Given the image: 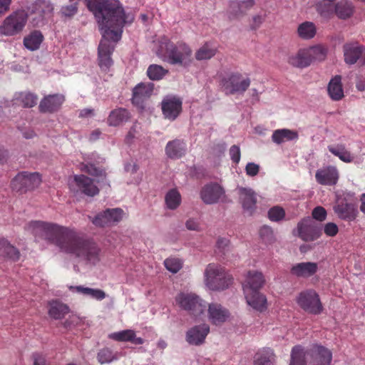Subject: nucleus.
Masks as SVG:
<instances>
[{"mask_svg":"<svg viewBox=\"0 0 365 365\" xmlns=\"http://www.w3.org/2000/svg\"><path fill=\"white\" fill-rule=\"evenodd\" d=\"M41 182L38 173L21 172L11 181L12 189L16 192H26L37 187Z\"/></svg>","mask_w":365,"mask_h":365,"instance_id":"9","label":"nucleus"},{"mask_svg":"<svg viewBox=\"0 0 365 365\" xmlns=\"http://www.w3.org/2000/svg\"><path fill=\"white\" fill-rule=\"evenodd\" d=\"M289 365H306L305 352L300 346L292 348Z\"/></svg>","mask_w":365,"mask_h":365,"instance_id":"44","label":"nucleus"},{"mask_svg":"<svg viewBox=\"0 0 365 365\" xmlns=\"http://www.w3.org/2000/svg\"><path fill=\"white\" fill-rule=\"evenodd\" d=\"M238 194L243 209L252 214L256 207L257 203L255 192L250 188L240 187Z\"/></svg>","mask_w":365,"mask_h":365,"instance_id":"23","label":"nucleus"},{"mask_svg":"<svg viewBox=\"0 0 365 365\" xmlns=\"http://www.w3.org/2000/svg\"><path fill=\"white\" fill-rule=\"evenodd\" d=\"M316 34V25L312 21H304L298 26L297 34L302 39H312L315 36Z\"/></svg>","mask_w":365,"mask_h":365,"instance_id":"37","label":"nucleus"},{"mask_svg":"<svg viewBox=\"0 0 365 365\" xmlns=\"http://www.w3.org/2000/svg\"><path fill=\"white\" fill-rule=\"evenodd\" d=\"M200 195L202 202L207 205L227 202L225 189L217 182H210L204 185Z\"/></svg>","mask_w":365,"mask_h":365,"instance_id":"10","label":"nucleus"},{"mask_svg":"<svg viewBox=\"0 0 365 365\" xmlns=\"http://www.w3.org/2000/svg\"><path fill=\"white\" fill-rule=\"evenodd\" d=\"M318 264L316 262H300L294 265L290 270L292 275L297 277H309L317 273Z\"/></svg>","mask_w":365,"mask_h":365,"instance_id":"25","label":"nucleus"},{"mask_svg":"<svg viewBox=\"0 0 365 365\" xmlns=\"http://www.w3.org/2000/svg\"><path fill=\"white\" fill-rule=\"evenodd\" d=\"M297 302L304 312L309 314H319L323 309L319 297L313 289L300 292L297 298Z\"/></svg>","mask_w":365,"mask_h":365,"instance_id":"8","label":"nucleus"},{"mask_svg":"<svg viewBox=\"0 0 365 365\" xmlns=\"http://www.w3.org/2000/svg\"><path fill=\"white\" fill-rule=\"evenodd\" d=\"M43 40V36L41 32L35 30L24 37V45L30 51H36L39 48Z\"/></svg>","mask_w":365,"mask_h":365,"instance_id":"34","label":"nucleus"},{"mask_svg":"<svg viewBox=\"0 0 365 365\" xmlns=\"http://www.w3.org/2000/svg\"><path fill=\"white\" fill-rule=\"evenodd\" d=\"M186 227L190 230H198L199 223L193 219H189L185 223Z\"/></svg>","mask_w":365,"mask_h":365,"instance_id":"63","label":"nucleus"},{"mask_svg":"<svg viewBox=\"0 0 365 365\" xmlns=\"http://www.w3.org/2000/svg\"><path fill=\"white\" fill-rule=\"evenodd\" d=\"M167 207L170 210H175L181 202V195L177 189L170 190L165 197Z\"/></svg>","mask_w":365,"mask_h":365,"instance_id":"41","label":"nucleus"},{"mask_svg":"<svg viewBox=\"0 0 365 365\" xmlns=\"http://www.w3.org/2000/svg\"><path fill=\"white\" fill-rule=\"evenodd\" d=\"M274 354L271 349H263L255 356L254 365H274Z\"/></svg>","mask_w":365,"mask_h":365,"instance_id":"39","label":"nucleus"},{"mask_svg":"<svg viewBox=\"0 0 365 365\" xmlns=\"http://www.w3.org/2000/svg\"><path fill=\"white\" fill-rule=\"evenodd\" d=\"M255 5V0H245L242 1H232L230 5L229 12L235 18H239L245 15L247 11Z\"/></svg>","mask_w":365,"mask_h":365,"instance_id":"29","label":"nucleus"},{"mask_svg":"<svg viewBox=\"0 0 365 365\" xmlns=\"http://www.w3.org/2000/svg\"><path fill=\"white\" fill-rule=\"evenodd\" d=\"M205 284L213 291L227 289L232 283V276L220 264L210 263L205 270Z\"/></svg>","mask_w":365,"mask_h":365,"instance_id":"4","label":"nucleus"},{"mask_svg":"<svg viewBox=\"0 0 365 365\" xmlns=\"http://www.w3.org/2000/svg\"><path fill=\"white\" fill-rule=\"evenodd\" d=\"M284 217L285 211L279 205L271 207L268 211V217L272 222L281 221L284 218Z\"/></svg>","mask_w":365,"mask_h":365,"instance_id":"48","label":"nucleus"},{"mask_svg":"<svg viewBox=\"0 0 365 365\" xmlns=\"http://www.w3.org/2000/svg\"><path fill=\"white\" fill-rule=\"evenodd\" d=\"M182 101L175 96L166 97L161 103L164 117L170 120H175L182 112Z\"/></svg>","mask_w":365,"mask_h":365,"instance_id":"16","label":"nucleus"},{"mask_svg":"<svg viewBox=\"0 0 365 365\" xmlns=\"http://www.w3.org/2000/svg\"><path fill=\"white\" fill-rule=\"evenodd\" d=\"M230 241L226 238H219L217 241V248L225 254L227 247H229Z\"/></svg>","mask_w":365,"mask_h":365,"instance_id":"59","label":"nucleus"},{"mask_svg":"<svg viewBox=\"0 0 365 365\" xmlns=\"http://www.w3.org/2000/svg\"><path fill=\"white\" fill-rule=\"evenodd\" d=\"M48 315L54 319H61L69 312V307L58 300L49 302Z\"/></svg>","mask_w":365,"mask_h":365,"instance_id":"33","label":"nucleus"},{"mask_svg":"<svg viewBox=\"0 0 365 365\" xmlns=\"http://www.w3.org/2000/svg\"><path fill=\"white\" fill-rule=\"evenodd\" d=\"M329 150L342 160V150L340 148L329 146Z\"/></svg>","mask_w":365,"mask_h":365,"instance_id":"64","label":"nucleus"},{"mask_svg":"<svg viewBox=\"0 0 365 365\" xmlns=\"http://www.w3.org/2000/svg\"><path fill=\"white\" fill-rule=\"evenodd\" d=\"M87 6L93 12L102 34L98 48V66L107 72L113 64L111 58L115 44L121 38L123 28L133 17L126 16L118 0H88Z\"/></svg>","mask_w":365,"mask_h":365,"instance_id":"1","label":"nucleus"},{"mask_svg":"<svg viewBox=\"0 0 365 365\" xmlns=\"http://www.w3.org/2000/svg\"><path fill=\"white\" fill-rule=\"evenodd\" d=\"M187 145L184 140L175 139L169 141L165 146V153L171 159H178L186 153Z\"/></svg>","mask_w":365,"mask_h":365,"instance_id":"26","label":"nucleus"},{"mask_svg":"<svg viewBox=\"0 0 365 365\" xmlns=\"http://www.w3.org/2000/svg\"><path fill=\"white\" fill-rule=\"evenodd\" d=\"M229 154L230 155L231 160L234 163H239L241 158V152L238 145H232L230 148Z\"/></svg>","mask_w":365,"mask_h":365,"instance_id":"55","label":"nucleus"},{"mask_svg":"<svg viewBox=\"0 0 365 365\" xmlns=\"http://www.w3.org/2000/svg\"><path fill=\"white\" fill-rule=\"evenodd\" d=\"M317 182L322 185H334L339 179V173L335 167L328 166L317 170Z\"/></svg>","mask_w":365,"mask_h":365,"instance_id":"18","label":"nucleus"},{"mask_svg":"<svg viewBox=\"0 0 365 365\" xmlns=\"http://www.w3.org/2000/svg\"><path fill=\"white\" fill-rule=\"evenodd\" d=\"M177 304L195 317L203 313L206 308L205 302L194 293L180 292L175 297Z\"/></svg>","mask_w":365,"mask_h":365,"instance_id":"7","label":"nucleus"},{"mask_svg":"<svg viewBox=\"0 0 365 365\" xmlns=\"http://www.w3.org/2000/svg\"><path fill=\"white\" fill-rule=\"evenodd\" d=\"M168 73V70L157 64L150 65L147 70L148 78L153 81L162 79Z\"/></svg>","mask_w":365,"mask_h":365,"instance_id":"45","label":"nucleus"},{"mask_svg":"<svg viewBox=\"0 0 365 365\" xmlns=\"http://www.w3.org/2000/svg\"><path fill=\"white\" fill-rule=\"evenodd\" d=\"M28 229L36 240H43L86 264L96 265L101 261V249L99 246L82 237L72 229L43 221L31 222Z\"/></svg>","mask_w":365,"mask_h":365,"instance_id":"2","label":"nucleus"},{"mask_svg":"<svg viewBox=\"0 0 365 365\" xmlns=\"http://www.w3.org/2000/svg\"><path fill=\"white\" fill-rule=\"evenodd\" d=\"M74 181L78 190L88 196L93 197L99 192V189L93 183V180L84 175H75Z\"/></svg>","mask_w":365,"mask_h":365,"instance_id":"21","label":"nucleus"},{"mask_svg":"<svg viewBox=\"0 0 365 365\" xmlns=\"http://www.w3.org/2000/svg\"><path fill=\"white\" fill-rule=\"evenodd\" d=\"M216 49L212 47L210 44L205 43L195 53V58L197 60H207L211 58L215 55Z\"/></svg>","mask_w":365,"mask_h":365,"instance_id":"46","label":"nucleus"},{"mask_svg":"<svg viewBox=\"0 0 365 365\" xmlns=\"http://www.w3.org/2000/svg\"><path fill=\"white\" fill-rule=\"evenodd\" d=\"M81 170L96 177H106V172L93 164H82Z\"/></svg>","mask_w":365,"mask_h":365,"instance_id":"51","label":"nucleus"},{"mask_svg":"<svg viewBox=\"0 0 365 365\" xmlns=\"http://www.w3.org/2000/svg\"><path fill=\"white\" fill-rule=\"evenodd\" d=\"M110 337L117 341H130L136 345L143 344V339L140 337H136L135 331L131 329L114 332L110 335Z\"/></svg>","mask_w":365,"mask_h":365,"instance_id":"30","label":"nucleus"},{"mask_svg":"<svg viewBox=\"0 0 365 365\" xmlns=\"http://www.w3.org/2000/svg\"><path fill=\"white\" fill-rule=\"evenodd\" d=\"M358 214L356 207L351 204H346L344 206V219H349L353 220L356 218Z\"/></svg>","mask_w":365,"mask_h":365,"instance_id":"53","label":"nucleus"},{"mask_svg":"<svg viewBox=\"0 0 365 365\" xmlns=\"http://www.w3.org/2000/svg\"><path fill=\"white\" fill-rule=\"evenodd\" d=\"M299 237L304 241H314L322 234L321 227L315 225L309 217L302 219L297 224Z\"/></svg>","mask_w":365,"mask_h":365,"instance_id":"14","label":"nucleus"},{"mask_svg":"<svg viewBox=\"0 0 365 365\" xmlns=\"http://www.w3.org/2000/svg\"><path fill=\"white\" fill-rule=\"evenodd\" d=\"M312 365H330L331 353L329 349L320 346H315L312 349Z\"/></svg>","mask_w":365,"mask_h":365,"instance_id":"27","label":"nucleus"},{"mask_svg":"<svg viewBox=\"0 0 365 365\" xmlns=\"http://www.w3.org/2000/svg\"><path fill=\"white\" fill-rule=\"evenodd\" d=\"M337 225L334 222H328L324 227V232L327 236L334 237L338 233Z\"/></svg>","mask_w":365,"mask_h":365,"instance_id":"56","label":"nucleus"},{"mask_svg":"<svg viewBox=\"0 0 365 365\" xmlns=\"http://www.w3.org/2000/svg\"><path fill=\"white\" fill-rule=\"evenodd\" d=\"M264 21V17L261 15L254 16L252 18V22L250 24V29L252 30H256Z\"/></svg>","mask_w":365,"mask_h":365,"instance_id":"58","label":"nucleus"},{"mask_svg":"<svg viewBox=\"0 0 365 365\" xmlns=\"http://www.w3.org/2000/svg\"><path fill=\"white\" fill-rule=\"evenodd\" d=\"M154 90L153 83H140L133 89L132 103L140 111L145 108V102L152 96Z\"/></svg>","mask_w":365,"mask_h":365,"instance_id":"13","label":"nucleus"},{"mask_svg":"<svg viewBox=\"0 0 365 365\" xmlns=\"http://www.w3.org/2000/svg\"><path fill=\"white\" fill-rule=\"evenodd\" d=\"M250 78L241 73L232 72L225 76L220 81L222 91L227 96L243 94L250 87Z\"/></svg>","mask_w":365,"mask_h":365,"instance_id":"5","label":"nucleus"},{"mask_svg":"<svg viewBox=\"0 0 365 365\" xmlns=\"http://www.w3.org/2000/svg\"><path fill=\"white\" fill-rule=\"evenodd\" d=\"M34 365H47L45 357L39 354L33 355Z\"/></svg>","mask_w":365,"mask_h":365,"instance_id":"62","label":"nucleus"},{"mask_svg":"<svg viewBox=\"0 0 365 365\" xmlns=\"http://www.w3.org/2000/svg\"><path fill=\"white\" fill-rule=\"evenodd\" d=\"M230 317L227 309L218 303H211L208 306V318L212 324L220 325L227 321Z\"/></svg>","mask_w":365,"mask_h":365,"instance_id":"19","label":"nucleus"},{"mask_svg":"<svg viewBox=\"0 0 365 365\" xmlns=\"http://www.w3.org/2000/svg\"><path fill=\"white\" fill-rule=\"evenodd\" d=\"M288 63L294 67L305 68L311 64L310 58L306 48L299 49L295 54L291 55Z\"/></svg>","mask_w":365,"mask_h":365,"instance_id":"31","label":"nucleus"},{"mask_svg":"<svg viewBox=\"0 0 365 365\" xmlns=\"http://www.w3.org/2000/svg\"><path fill=\"white\" fill-rule=\"evenodd\" d=\"M298 138V133L289 129H278L273 132L272 140L277 144H281L285 141L296 140Z\"/></svg>","mask_w":365,"mask_h":365,"instance_id":"35","label":"nucleus"},{"mask_svg":"<svg viewBox=\"0 0 365 365\" xmlns=\"http://www.w3.org/2000/svg\"><path fill=\"white\" fill-rule=\"evenodd\" d=\"M28 16L24 10H18L8 16L0 26V33L4 36H15L22 31Z\"/></svg>","mask_w":365,"mask_h":365,"instance_id":"6","label":"nucleus"},{"mask_svg":"<svg viewBox=\"0 0 365 365\" xmlns=\"http://www.w3.org/2000/svg\"><path fill=\"white\" fill-rule=\"evenodd\" d=\"M123 215L124 212L121 208H108L93 217L91 216L88 217L95 226L104 227L119 222L123 219Z\"/></svg>","mask_w":365,"mask_h":365,"instance_id":"11","label":"nucleus"},{"mask_svg":"<svg viewBox=\"0 0 365 365\" xmlns=\"http://www.w3.org/2000/svg\"><path fill=\"white\" fill-rule=\"evenodd\" d=\"M0 257L8 258L15 262L19 260L20 252L7 240L0 239Z\"/></svg>","mask_w":365,"mask_h":365,"instance_id":"32","label":"nucleus"},{"mask_svg":"<svg viewBox=\"0 0 365 365\" xmlns=\"http://www.w3.org/2000/svg\"><path fill=\"white\" fill-rule=\"evenodd\" d=\"M316 9L320 16L326 20L334 16L339 19H342L341 0H322L317 4Z\"/></svg>","mask_w":365,"mask_h":365,"instance_id":"12","label":"nucleus"},{"mask_svg":"<svg viewBox=\"0 0 365 365\" xmlns=\"http://www.w3.org/2000/svg\"><path fill=\"white\" fill-rule=\"evenodd\" d=\"M312 216L313 219L319 222H323L327 218V212L324 207L317 206L313 209Z\"/></svg>","mask_w":365,"mask_h":365,"instance_id":"54","label":"nucleus"},{"mask_svg":"<svg viewBox=\"0 0 365 365\" xmlns=\"http://www.w3.org/2000/svg\"><path fill=\"white\" fill-rule=\"evenodd\" d=\"M53 6L50 0H36L31 8V13L36 14L41 18L51 14Z\"/></svg>","mask_w":365,"mask_h":365,"instance_id":"36","label":"nucleus"},{"mask_svg":"<svg viewBox=\"0 0 365 365\" xmlns=\"http://www.w3.org/2000/svg\"><path fill=\"white\" fill-rule=\"evenodd\" d=\"M210 332V327L207 324L196 325L186 332V341L189 344L200 346L205 342Z\"/></svg>","mask_w":365,"mask_h":365,"instance_id":"17","label":"nucleus"},{"mask_svg":"<svg viewBox=\"0 0 365 365\" xmlns=\"http://www.w3.org/2000/svg\"><path fill=\"white\" fill-rule=\"evenodd\" d=\"M311 63L314 61H324L327 55L328 48L322 44H317L306 48Z\"/></svg>","mask_w":365,"mask_h":365,"instance_id":"40","label":"nucleus"},{"mask_svg":"<svg viewBox=\"0 0 365 365\" xmlns=\"http://www.w3.org/2000/svg\"><path fill=\"white\" fill-rule=\"evenodd\" d=\"M64 96L60 94L49 95L43 98L38 108L41 113H52L56 112L64 102Z\"/></svg>","mask_w":365,"mask_h":365,"instance_id":"20","label":"nucleus"},{"mask_svg":"<svg viewBox=\"0 0 365 365\" xmlns=\"http://www.w3.org/2000/svg\"><path fill=\"white\" fill-rule=\"evenodd\" d=\"M78 3L77 1L71 2L70 5L62 6L61 13L64 16L71 17L78 11Z\"/></svg>","mask_w":365,"mask_h":365,"instance_id":"52","label":"nucleus"},{"mask_svg":"<svg viewBox=\"0 0 365 365\" xmlns=\"http://www.w3.org/2000/svg\"><path fill=\"white\" fill-rule=\"evenodd\" d=\"M97 359L98 362L103 364L106 363H110L115 360L116 358L110 349L104 348L99 351L97 355Z\"/></svg>","mask_w":365,"mask_h":365,"instance_id":"49","label":"nucleus"},{"mask_svg":"<svg viewBox=\"0 0 365 365\" xmlns=\"http://www.w3.org/2000/svg\"><path fill=\"white\" fill-rule=\"evenodd\" d=\"M37 100V96L30 92H21L16 98L17 103L21 104L25 108L34 107L36 105Z\"/></svg>","mask_w":365,"mask_h":365,"instance_id":"42","label":"nucleus"},{"mask_svg":"<svg viewBox=\"0 0 365 365\" xmlns=\"http://www.w3.org/2000/svg\"><path fill=\"white\" fill-rule=\"evenodd\" d=\"M130 118V113L127 109L118 108L110 111L107 118V123L110 126H118L127 122Z\"/></svg>","mask_w":365,"mask_h":365,"instance_id":"28","label":"nucleus"},{"mask_svg":"<svg viewBox=\"0 0 365 365\" xmlns=\"http://www.w3.org/2000/svg\"><path fill=\"white\" fill-rule=\"evenodd\" d=\"M259 236L261 239L267 244H272L274 241V236L272 229L264 225L259 230Z\"/></svg>","mask_w":365,"mask_h":365,"instance_id":"50","label":"nucleus"},{"mask_svg":"<svg viewBox=\"0 0 365 365\" xmlns=\"http://www.w3.org/2000/svg\"><path fill=\"white\" fill-rule=\"evenodd\" d=\"M354 12V6L351 3L344 2V19L350 17Z\"/></svg>","mask_w":365,"mask_h":365,"instance_id":"60","label":"nucleus"},{"mask_svg":"<svg viewBox=\"0 0 365 365\" xmlns=\"http://www.w3.org/2000/svg\"><path fill=\"white\" fill-rule=\"evenodd\" d=\"M344 60L349 65H365V48L358 43L346 44L344 46Z\"/></svg>","mask_w":365,"mask_h":365,"instance_id":"15","label":"nucleus"},{"mask_svg":"<svg viewBox=\"0 0 365 365\" xmlns=\"http://www.w3.org/2000/svg\"><path fill=\"white\" fill-rule=\"evenodd\" d=\"M244 294L247 304L254 309L260 312L266 309L267 299L259 291L250 292V289H247Z\"/></svg>","mask_w":365,"mask_h":365,"instance_id":"24","label":"nucleus"},{"mask_svg":"<svg viewBox=\"0 0 365 365\" xmlns=\"http://www.w3.org/2000/svg\"><path fill=\"white\" fill-rule=\"evenodd\" d=\"M12 0H0V16L9 10Z\"/></svg>","mask_w":365,"mask_h":365,"instance_id":"61","label":"nucleus"},{"mask_svg":"<svg viewBox=\"0 0 365 365\" xmlns=\"http://www.w3.org/2000/svg\"><path fill=\"white\" fill-rule=\"evenodd\" d=\"M164 264L168 270L172 273H177L182 269L183 262L177 257H169L164 261Z\"/></svg>","mask_w":365,"mask_h":365,"instance_id":"47","label":"nucleus"},{"mask_svg":"<svg viewBox=\"0 0 365 365\" xmlns=\"http://www.w3.org/2000/svg\"><path fill=\"white\" fill-rule=\"evenodd\" d=\"M157 54L170 64L186 66L191 61L192 50L185 43L178 41L175 43L163 36L159 40Z\"/></svg>","mask_w":365,"mask_h":365,"instance_id":"3","label":"nucleus"},{"mask_svg":"<svg viewBox=\"0 0 365 365\" xmlns=\"http://www.w3.org/2000/svg\"><path fill=\"white\" fill-rule=\"evenodd\" d=\"M245 172L248 176L255 177L259 172V165L255 163H248L245 166Z\"/></svg>","mask_w":365,"mask_h":365,"instance_id":"57","label":"nucleus"},{"mask_svg":"<svg viewBox=\"0 0 365 365\" xmlns=\"http://www.w3.org/2000/svg\"><path fill=\"white\" fill-rule=\"evenodd\" d=\"M71 289H74L78 292L85 295H89L92 298L97 300H102L106 297V293L99 289H92L89 287H83L82 286L71 287Z\"/></svg>","mask_w":365,"mask_h":365,"instance_id":"43","label":"nucleus"},{"mask_svg":"<svg viewBox=\"0 0 365 365\" xmlns=\"http://www.w3.org/2000/svg\"><path fill=\"white\" fill-rule=\"evenodd\" d=\"M327 91L331 99L338 101L342 98V84L341 76H336L330 81L328 85Z\"/></svg>","mask_w":365,"mask_h":365,"instance_id":"38","label":"nucleus"},{"mask_svg":"<svg viewBox=\"0 0 365 365\" xmlns=\"http://www.w3.org/2000/svg\"><path fill=\"white\" fill-rule=\"evenodd\" d=\"M265 282L263 274L258 271H249L247 272V278L243 284V291L247 292L250 289V292L259 291Z\"/></svg>","mask_w":365,"mask_h":365,"instance_id":"22","label":"nucleus"}]
</instances>
